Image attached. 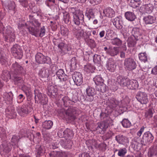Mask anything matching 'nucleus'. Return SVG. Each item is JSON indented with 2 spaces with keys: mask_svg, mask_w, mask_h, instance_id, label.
Instances as JSON below:
<instances>
[{
  "mask_svg": "<svg viewBox=\"0 0 157 157\" xmlns=\"http://www.w3.org/2000/svg\"><path fill=\"white\" fill-rule=\"evenodd\" d=\"M117 81L120 85L123 86H126L130 89H136L138 86V82L136 80H130L125 79L122 76L120 75L117 77Z\"/></svg>",
  "mask_w": 157,
  "mask_h": 157,
  "instance_id": "obj_1",
  "label": "nucleus"
},
{
  "mask_svg": "<svg viewBox=\"0 0 157 157\" xmlns=\"http://www.w3.org/2000/svg\"><path fill=\"white\" fill-rule=\"evenodd\" d=\"M27 22L25 24L27 26V28L29 31V28H33L37 29V27H39L40 25V23L34 17L33 14H31L27 18Z\"/></svg>",
  "mask_w": 157,
  "mask_h": 157,
  "instance_id": "obj_2",
  "label": "nucleus"
},
{
  "mask_svg": "<svg viewBox=\"0 0 157 157\" xmlns=\"http://www.w3.org/2000/svg\"><path fill=\"white\" fill-rule=\"evenodd\" d=\"M73 21L76 25H78L80 24H82L83 22L85 23L86 22L84 19V15L82 12H79V10L76 11L75 13H73Z\"/></svg>",
  "mask_w": 157,
  "mask_h": 157,
  "instance_id": "obj_3",
  "label": "nucleus"
},
{
  "mask_svg": "<svg viewBox=\"0 0 157 157\" xmlns=\"http://www.w3.org/2000/svg\"><path fill=\"white\" fill-rule=\"evenodd\" d=\"M11 52L16 58L20 59L23 55V52L21 47L17 44L14 45L11 49Z\"/></svg>",
  "mask_w": 157,
  "mask_h": 157,
  "instance_id": "obj_4",
  "label": "nucleus"
},
{
  "mask_svg": "<svg viewBox=\"0 0 157 157\" xmlns=\"http://www.w3.org/2000/svg\"><path fill=\"white\" fill-rule=\"evenodd\" d=\"M124 66L126 70L130 71L136 68V64L133 59L128 58L124 60Z\"/></svg>",
  "mask_w": 157,
  "mask_h": 157,
  "instance_id": "obj_5",
  "label": "nucleus"
},
{
  "mask_svg": "<svg viewBox=\"0 0 157 157\" xmlns=\"http://www.w3.org/2000/svg\"><path fill=\"white\" fill-rule=\"evenodd\" d=\"M154 139V137L151 133L149 132H145L143 137L141 143L142 145H146L147 144L151 143Z\"/></svg>",
  "mask_w": 157,
  "mask_h": 157,
  "instance_id": "obj_6",
  "label": "nucleus"
},
{
  "mask_svg": "<svg viewBox=\"0 0 157 157\" xmlns=\"http://www.w3.org/2000/svg\"><path fill=\"white\" fill-rule=\"evenodd\" d=\"M94 9L88 8L86 9L85 15L87 19H85V21L86 23L92 22L94 18Z\"/></svg>",
  "mask_w": 157,
  "mask_h": 157,
  "instance_id": "obj_7",
  "label": "nucleus"
},
{
  "mask_svg": "<svg viewBox=\"0 0 157 157\" xmlns=\"http://www.w3.org/2000/svg\"><path fill=\"white\" fill-rule=\"evenodd\" d=\"M136 97L138 101L142 104H146L148 101L147 94L144 92H138Z\"/></svg>",
  "mask_w": 157,
  "mask_h": 157,
  "instance_id": "obj_8",
  "label": "nucleus"
},
{
  "mask_svg": "<svg viewBox=\"0 0 157 157\" xmlns=\"http://www.w3.org/2000/svg\"><path fill=\"white\" fill-rule=\"evenodd\" d=\"M35 29L33 28H29V32L32 35H34L36 37L40 36L42 37L45 35V28L44 26H43L41 28L40 32L37 29Z\"/></svg>",
  "mask_w": 157,
  "mask_h": 157,
  "instance_id": "obj_9",
  "label": "nucleus"
},
{
  "mask_svg": "<svg viewBox=\"0 0 157 157\" xmlns=\"http://www.w3.org/2000/svg\"><path fill=\"white\" fill-rule=\"evenodd\" d=\"M76 109L75 108L70 107L65 111L66 117L68 119L74 120L75 119V114L76 113Z\"/></svg>",
  "mask_w": 157,
  "mask_h": 157,
  "instance_id": "obj_10",
  "label": "nucleus"
},
{
  "mask_svg": "<svg viewBox=\"0 0 157 157\" xmlns=\"http://www.w3.org/2000/svg\"><path fill=\"white\" fill-rule=\"evenodd\" d=\"M12 70L11 73L15 74H19L25 72L23 67L16 62L12 64Z\"/></svg>",
  "mask_w": 157,
  "mask_h": 157,
  "instance_id": "obj_11",
  "label": "nucleus"
},
{
  "mask_svg": "<svg viewBox=\"0 0 157 157\" xmlns=\"http://www.w3.org/2000/svg\"><path fill=\"white\" fill-rule=\"evenodd\" d=\"M72 78L75 83L77 86H80L82 82V76L79 72H75L73 74Z\"/></svg>",
  "mask_w": 157,
  "mask_h": 157,
  "instance_id": "obj_12",
  "label": "nucleus"
},
{
  "mask_svg": "<svg viewBox=\"0 0 157 157\" xmlns=\"http://www.w3.org/2000/svg\"><path fill=\"white\" fill-rule=\"evenodd\" d=\"M29 108L27 105H24L21 106L17 107V110L20 116H24L25 115L30 112Z\"/></svg>",
  "mask_w": 157,
  "mask_h": 157,
  "instance_id": "obj_13",
  "label": "nucleus"
},
{
  "mask_svg": "<svg viewBox=\"0 0 157 157\" xmlns=\"http://www.w3.org/2000/svg\"><path fill=\"white\" fill-rule=\"evenodd\" d=\"M59 53L63 55L71 49L67 44L63 43H60L58 45Z\"/></svg>",
  "mask_w": 157,
  "mask_h": 157,
  "instance_id": "obj_14",
  "label": "nucleus"
},
{
  "mask_svg": "<svg viewBox=\"0 0 157 157\" xmlns=\"http://www.w3.org/2000/svg\"><path fill=\"white\" fill-rule=\"evenodd\" d=\"M115 140L120 144L127 145L129 143L128 138L121 134L116 136L115 137Z\"/></svg>",
  "mask_w": 157,
  "mask_h": 157,
  "instance_id": "obj_15",
  "label": "nucleus"
},
{
  "mask_svg": "<svg viewBox=\"0 0 157 157\" xmlns=\"http://www.w3.org/2000/svg\"><path fill=\"white\" fill-rule=\"evenodd\" d=\"M153 9V6L151 4H146L140 7L139 11L142 13H151Z\"/></svg>",
  "mask_w": 157,
  "mask_h": 157,
  "instance_id": "obj_16",
  "label": "nucleus"
},
{
  "mask_svg": "<svg viewBox=\"0 0 157 157\" xmlns=\"http://www.w3.org/2000/svg\"><path fill=\"white\" fill-rule=\"evenodd\" d=\"M58 134L60 137L65 138L71 137L73 135L72 131L68 128L63 131H59L58 132Z\"/></svg>",
  "mask_w": 157,
  "mask_h": 157,
  "instance_id": "obj_17",
  "label": "nucleus"
},
{
  "mask_svg": "<svg viewBox=\"0 0 157 157\" xmlns=\"http://www.w3.org/2000/svg\"><path fill=\"white\" fill-rule=\"evenodd\" d=\"M86 92L88 96L87 97V100L90 101H93L94 99L93 96L95 94L94 89L89 87L86 88Z\"/></svg>",
  "mask_w": 157,
  "mask_h": 157,
  "instance_id": "obj_18",
  "label": "nucleus"
},
{
  "mask_svg": "<svg viewBox=\"0 0 157 157\" xmlns=\"http://www.w3.org/2000/svg\"><path fill=\"white\" fill-rule=\"evenodd\" d=\"M36 62L39 63H47V58L41 53L39 52L37 53L35 56Z\"/></svg>",
  "mask_w": 157,
  "mask_h": 157,
  "instance_id": "obj_19",
  "label": "nucleus"
},
{
  "mask_svg": "<svg viewBox=\"0 0 157 157\" xmlns=\"http://www.w3.org/2000/svg\"><path fill=\"white\" fill-rule=\"evenodd\" d=\"M58 89L56 87L50 86L48 88L47 94L49 96L53 98L58 94Z\"/></svg>",
  "mask_w": 157,
  "mask_h": 157,
  "instance_id": "obj_20",
  "label": "nucleus"
},
{
  "mask_svg": "<svg viewBox=\"0 0 157 157\" xmlns=\"http://www.w3.org/2000/svg\"><path fill=\"white\" fill-rule=\"evenodd\" d=\"M113 25L117 29H121L123 27V21L119 18L117 17L111 19Z\"/></svg>",
  "mask_w": 157,
  "mask_h": 157,
  "instance_id": "obj_21",
  "label": "nucleus"
},
{
  "mask_svg": "<svg viewBox=\"0 0 157 157\" xmlns=\"http://www.w3.org/2000/svg\"><path fill=\"white\" fill-rule=\"evenodd\" d=\"M107 67L109 71L114 72L116 67V65L114 61L112 59H109L107 63Z\"/></svg>",
  "mask_w": 157,
  "mask_h": 157,
  "instance_id": "obj_22",
  "label": "nucleus"
},
{
  "mask_svg": "<svg viewBox=\"0 0 157 157\" xmlns=\"http://www.w3.org/2000/svg\"><path fill=\"white\" fill-rule=\"evenodd\" d=\"M57 77L60 81H65L67 79V76L65 74L63 69H60L56 73Z\"/></svg>",
  "mask_w": 157,
  "mask_h": 157,
  "instance_id": "obj_23",
  "label": "nucleus"
},
{
  "mask_svg": "<svg viewBox=\"0 0 157 157\" xmlns=\"http://www.w3.org/2000/svg\"><path fill=\"white\" fill-rule=\"evenodd\" d=\"M143 20L146 24H152L155 22V17L150 15L144 17Z\"/></svg>",
  "mask_w": 157,
  "mask_h": 157,
  "instance_id": "obj_24",
  "label": "nucleus"
},
{
  "mask_svg": "<svg viewBox=\"0 0 157 157\" xmlns=\"http://www.w3.org/2000/svg\"><path fill=\"white\" fill-rule=\"evenodd\" d=\"M126 18L131 21H134L136 18V16L132 12L127 11L124 14Z\"/></svg>",
  "mask_w": 157,
  "mask_h": 157,
  "instance_id": "obj_25",
  "label": "nucleus"
},
{
  "mask_svg": "<svg viewBox=\"0 0 157 157\" xmlns=\"http://www.w3.org/2000/svg\"><path fill=\"white\" fill-rule=\"evenodd\" d=\"M18 74H15L13 73H11L10 74V78H13L15 84H18L19 83H21L23 82V80L22 78L17 76Z\"/></svg>",
  "mask_w": 157,
  "mask_h": 157,
  "instance_id": "obj_26",
  "label": "nucleus"
},
{
  "mask_svg": "<svg viewBox=\"0 0 157 157\" xmlns=\"http://www.w3.org/2000/svg\"><path fill=\"white\" fill-rule=\"evenodd\" d=\"M157 155V145L151 147L148 152V157H152L154 155Z\"/></svg>",
  "mask_w": 157,
  "mask_h": 157,
  "instance_id": "obj_27",
  "label": "nucleus"
},
{
  "mask_svg": "<svg viewBox=\"0 0 157 157\" xmlns=\"http://www.w3.org/2000/svg\"><path fill=\"white\" fill-rule=\"evenodd\" d=\"M103 13L105 16L109 17H114L115 15V12L113 10L110 8H108L105 9Z\"/></svg>",
  "mask_w": 157,
  "mask_h": 157,
  "instance_id": "obj_28",
  "label": "nucleus"
},
{
  "mask_svg": "<svg viewBox=\"0 0 157 157\" xmlns=\"http://www.w3.org/2000/svg\"><path fill=\"white\" fill-rule=\"evenodd\" d=\"M39 75L42 78L48 77L49 75V71L48 69L43 68L41 69L39 72Z\"/></svg>",
  "mask_w": 157,
  "mask_h": 157,
  "instance_id": "obj_29",
  "label": "nucleus"
},
{
  "mask_svg": "<svg viewBox=\"0 0 157 157\" xmlns=\"http://www.w3.org/2000/svg\"><path fill=\"white\" fill-rule=\"evenodd\" d=\"M119 48L114 47L113 48H110L108 50L109 54L112 56L117 55L119 53Z\"/></svg>",
  "mask_w": 157,
  "mask_h": 157,
  "instance_id": "obj_30",
  "label": "nucleus"
},
{
  "mask_svg": "<svg viewBox=\"0 0 157 157\" xmlns=\"http://www.w3.org/2000/svg\"><path fill=\"white\" fill-rule=\"evenodd\" d=\"M109 101L108 106L111 109H113L118 105V101L114 98H110Z\"/></svg>",
  "mask_w": 157,
  "mask_h": 157,
  "instance_id": "obj_31",
  "label": "nucleus"
},
{
  "mask_svg": "<svg viewBox=\"0 0 157 157\" xmlns=\"http://www.w3.org/2000/svg\"><path fill=\"white\" fill-rule=\"evenodd\" d=\"M53 125V122L50 120L45 121L42 123L43 127L47 129H50Z\"/></svg>",
  "mask_w": 157,
  "mask_h": 157,
  "instance_id": "obj_32",
  "label": "nucleus"
},
{
  "mask_svg": "<svg viewBox=\"0 0 157 157\" xmlns=\"http://www.w3.org/2000/svg\"><path fill=\"white\" fill-rule=\"evenodd\" d=\"M1 151H3L6 153H9L11 150L10 148L9 147L7 143H4L2 144L0 147Z\"/></svg>",
  "mask_w": 157,
  "mask_h": 157,
  "instance_id": "obj_33",
  "label": "nucleus"
},
{
  "mask_svg": "<svg viewBox=\"0 0 157 157\" xmlns=\"http://www.w3.org/2000/svg\"><path fill=\"white\" fill-rule=\"evenodd\" d=\"M93 80L95 84L97 85L101 84V83H103V80L101 75H96L93 78Z\"/></svg>",
  "mask_w": 157,
  "mask_h": 157,
  "instance_id": "obj_34",
  "label": "nucleus"
},
{
  "mask_svg": "<svg viewBox=\"0 0 157 157\" xmlns=\"http://www.w3.org/2000/svg\"><path fill=\"white\" fill-rule=\"evenodd\" d=\"M94 70L95 68L90 64H87L84 66V70L87 73H92Z\"/></svg>",
  "mask_w": 157,
  "mask_h": 157,
  "instance_id": "obj_35",
  "label": "nucleus"
},
{
  "mask_svg": "<svg viewBox=\"0 0 157 157\" xmlns=\"http://www.w3.org/2000/svg\"><path fill=\"white\" fill-rule=\"evenodd\" d=\"M73 142L69 138H66L63 144L65 148H71Z\"/></svg>",
  "mask_w": 157,
  "mask_h": 157,
  "instance_id": "obj_36",
  "label": "nucleus"
},
{
  "mask_svg": "<svg viewBox=\"0 0 157 157\" xmlns=\"http://www.w3.org/2000/svg\"><path fill=\"white\" fill-rule=\"evenodd\" d=\"M63 20L66 24L70 23V17L69 13L67 12H63Z\"/></svg>",
  "mask_w": 157,
  "mask_h": 157,
  "instance_id": "obj_37",
  "label": "nucleus"
},
{
  "mask_svg": "<svg viewBox=\"0 0 157 157\" xmlns=\"http://www.w3.org/2000/svg\"><path fill=\"white\" fill-rule=\"evenodd\" d=\"M121 123L123 127L125 128L130 127L131 125L130 122L126 119H124L121 122Z\"/></svg>",
  "mask_w": 157,
  "mask_h": 157,
  "instance_id": "obj_38",
  "label": "nucleus"
},
{
  "mask_svg": "<svg viewBox=\"0 0 157 157\" xmlns=\"http://www.w3.org/2000/svg\"><path fill=\"white\" fill-rule=\"evenodd\" d=\"M127 150L126 148L124 147L119 149L117 155L118 156L121 157H124L127 153Z\"/></svg>",
  "mask_w": 157,
  "mask_h": 157,
  "instance_id": "obj_39",
  "label": "nucleus"
},
{
  "mask_svg": "<svg viewBox=\"0 0 157 157\" xmlns=\"http://www.w3.org/2000/svg\"><path fill=\"white\" fill-rule=\"evenodd\" d=\"M4 97L8 101H10L13 99V94L11 92L9 93H5L4 95Z\"/></svg>",
  "mask_w": 157,
  "mask_h": 157,
  "instance_id": "obj_40",
  "label": "nucleus"
},
{
  "mask_svg": "<svg viewBox=\"0 0 157 157\" xmlns=\"http://www.w3.org/2000/svg\"><path fill=\"white\" fill-rule=\"evenodd\" d=\"M62 154L60 152L53 151L49 154L50 157H62Z\"/></svg>",
  "mask_w": 157,
  "mask_h": 157,
  "instance_id": "obj_41",
  "label": "nucleus"
},
{
  "mask_svg": "<svg viewBox=\"0 0 157 157\" xmlns=\"http://www.w3.org/2000/svg\"><path fill=\"white\" fill-rule=\"evenodd\" d=\"M62 100L63 101V105L65 106L69 105L70 104H71L72 101L68 98V97L65 96L62 98Z\"/></svg>",
  "mask_w": 157,
  "mask_h": 157,
  "instance_id": "obj_42",
  "label": "nucleus"
},
{
  "mask_svg": "<svg viewBox=\"0 0 157 157\" xmlns=\"http://www.w3.org/2000/svg\"><path fill=\"white\" fill-rule=\"evenodd\" d=\"M139 56L140 59L142 61L145 62L147 61V55L145 52L139 54Z\"/></svg>",
  "mask_w": 157,
  "mask_h": 157,
  "instance_id": "obj_43",
  "label": "nucleus"
},
{
  "mask_svg": "<svg viewBox=\"0 0 157 157\" xmlns=\"http://www.w3.org/2000/svg\"><path fill=\"white\" fill-rule=\"evenodd\" d=\"M13 30L12 28L10 26H6L5 28L4 31L5 33L7 34L8 36H10V35H11L13 36V34L12 32Z\"/></svg>",
  "mask_w": 157,
  "mask_h": 157,
  "instance_id": "obj_44",
  "label": "nucleus"
},
{
  "mask_svg": "<svg viewBox=\"0 0 157 157\" xmlns=\"http://www.w3.org/2000/svg\"><path fill=\"white\" fill-rule=\"evenodd\" d=\"M153 110L152 109H148L145 113V117L148 119H149L152 117L153 114Z\"/></svg>",
  "mask_w": 157,
  "mask_h": 157,
  "instance_id": "obj_45",
  "label": "nucleus"
},
{
  "mask_svg": "<svg viewBox=\"0 0 157 157\" xmlns=\"http://www.w3.org/2000/svg\"><path fill=\"white\" fill-rule=\"evenodd\" d=\"M60 33L63 36H66L67 35L68 33V29L67 28L63 26L60 27Z\"/></svg>",
  "mask_w": 157,
  "mask_h": 157,
  "instance_id": "obj_46",
  "label": "nucleus"
},
{
  "mask_svg": "<svg viewBox=\"0 0 157 157\" xmlns=\"http://www.w3.org/2000/svg\"><path fill=\"white\" fill-rule=\"evenodd\" d=\"M107 126L105 125V124L102 123L99 124L97 128V129L102 131L105 130L107 128Z\"/></svg>",
  "mask_w": 157,
  "mask_h": 157,
  "instance_id": "obj_47",
  "label": "nucleus"
},
{
  "mask_svg": "<svg viewBox=\"0 0 157 157\" xmlns=\"http://www.w3.org/2000/svg\"><path fill=\"white\" fill-rule=\"evenodd\" d=\"M93 61L96 63H99L101 61V56L98 55H95L93 57Z\"/></svg>",
  "mask_w": 157,
  "mask_h": 157,
  "instance_id": "obj_48",
  "label": "nucleus"
},
{
  "mask_svg": "<svg viewBox=\"0 0 157 157\" xmlns=\"http://www.w3.org/2000/svg\"><path fill=\"white\" fill-rule=\"evenodd\" d=\"M88 45L91 48L95 47L96 45L94 40H87Z\"/></svg>",
  "mask_w": 157,
  "mask_h": 157,
  "instance_id": "obj_49",
  "label": "nucleus"
},
{
  "mask_svg": "<svg viewBox=\"0 0 157 157\" xmlns=\"http://www.w3.org/2000/svg\"><path fill=\"white\" fill-rule=\"evenodd\" d=\"M8 7L10 10H13L15 7V3L13 2H10L8 3Z\"/></svg>",
  "mask_w": 157,
  "mask_h": 157,
  "instance_id": "obj_50",
  "label": "nucleus"
},
{
  "mask_svg": "<svg viewBox=\"0 0 157 157\" xmlns=\"http://www.w3.org/2000/svg\"><path fill=\"white\" fill-rule=\"evenodd\" d=\"M20 139V138L19 136H18L15 135L13 136L11 139L12 142L14 144H16L18 142Z\"/></svg>",
  "mask_w": 157,
  "mask_h": 157,
  "instance_id": "obj_51",
  "label": "nucleus"
},
{
  "mask_svg": "<svg viewBox=\"0 0 157 157\" xmlns=\"http://www.w3.org/2000/svg\"><path fill=\"white\" fill-rule=\"evenodd\" d=\"M100 88L101 91L103 93L105 92L108 90V87L106 86L105 84L103 83L101 85Z\"/></svg>",
  "mask_w": 157,
  "mask_h": 157,
  "instance_id": "obj_52",
  "label": "nucleus"
},
{
  "mask_svg": "<svg viewBox=\"0 0 157 157\" xmlns=\"http://www.w3.org/2000/svg\"><path fill=\"white\" fill-rule=\"evenodd\" d=\"M113 135V133L112 131H110L108 132L107 133L105 134V136L106 139H108L111 138Z\"/></svg>",
  "mask_w": 157,
  "mask_h": 157,
  "instance_id": "obj_53",
  "label": "nucleus"
},
{
  "mask_svg": "<svg viewBox=\"0 0 157 157\" xmlns=\"http://www.w3.org/2000/svg\"><path fill=\"white\" fill-rule=\"evenodd\" d=\"M112 43L114 45H120L122 43V41L121 40H112Z\"/></svg>",
  "mask_w": 157,
  "mask_h": 157,
  "instance_id": "obj_54",
  "label": "nucleus"
},
{
  "mask_svg": "<svg viewBox=\"0 0 157 157\" xmlns=\"http://www.w3.org/2000/svg\"><path fill=\"white\" fill-rule=\"evenodd\" d=\"M25 98V97L22 94H20L17 97V102L18 103H21L23 101Z\"/></svg>",
  "mask_w": 157,
  "mask_h": 157,
  "instance_id": "obj_55",
  "label": "nucleus"
},
{
  "mask_svg": "<svg viewBox=\"0 0 157 157\" xmlns=\"http://www.w3.org/2000/svg\"><path fill=\"white\" fill-rule=\"evenodd\" d=\"M128 44L129 47H132L134 46L136 44L134 40H128Z\"/></svg>",
  "mask_w": 157,
  "mask_h": 157,
  "instance_id": "obj_56",
  "label": "nucleus"
},
{
  "mask_svg": "<svg viewBox=\"0 0 157 157\" xmlns=\"http://www.w3.org/2000/svg\"><path fill=\"white\" fill-rule=\"evenodd\" d=\"M106 145L104 144L101 143L100 144V147L99 149L100 150H105L106 149Z\"/></svg>",
  "mask_w": 157,
  "mask_h": 157,
  "instance_id": "obj_57",
  "label": "nucleus"
},
{
  "mask_svg": "<svg viewBox=\"0 0 157 157\" xmlns=\"http://www.w3.org/2000/svg\"><path fill=\"white\" fill-rule=\"evenodd\" d=\"M134 2L133 4H134L133 6L135 7H137L139 6L140 3L141 1H136V0H134Z\"/></svg>",
  "mask_w": 157,
  "mask_h": 157,
  "instance_id": "obj_58",
  "label": "nucleus"
},
{
  "mask_svg": "<svg viewBox=\"0 0 157 157\" xmlns=\"http://www.w3.org/2000/svg\"><path fill=\"white\" fill-rule=\"evenodd\" d=\"M151 73L154 75H157V65L152 69L151 71Z\"/></svg>",
  "mask_w": 157,
  "mask_h": 157,
  "instance_id": "obj_59",
  "label": "nucleus"
},
{
  "mask_svg": "<svg viewBox=\"0 0 157 157\" xmlns=\"http://www.w3.org/2000/svg\"><path fill=\"white\" fill-rule=\"evenodd\" d=\"M144 127H142L138 131L137 133V135L139 137L141 136L142 133L144 132Z\"/></svg>",
  "mask_w": 157,
  "mask_h": 157,
  "instance_id": "obj_60",
  "label": "nucleus"
},
{
  "mask_svg": "<svg viewBox=\"0 0 157 157\" xmlns=\"http://www.w3.org/2000/svg\"><path fill=\"white\" fill-rule=\"evenodd\" d=\"M47 2L48 4L47 5L49 6H50L52 5L53 4H54L55 2V0H47Z\"/></svg>",
  "mask_w": 157,
  "mask_h": 157,
  "instance_id": "obj_61",
  "label": "nucleus"
},
{
  "mask_svg": "<svg viewBox=\"0 0 157 157\" xmlns=\"http://www.w3.org/2000/svg\"><path fill=\"white\" fill-rule=\"evenodd\" d=\"M101 1V0H91L90 2L93 4L95 5L99 3Z\"/></svg>",
  "mask_w": 157,
  "mask_h": 157,
  "instance_id": "obj_62",
  "label": "nucleus"
},
{
  "mask_svg": "<svg viewBox=\"0 0 157 157\" xmlns=\"http://www.w3.org/2000/svg\"><path fill=\"white\" fill-rule=\"evenodd\" d=\"M5 27L2 23L0 22V33L4 32Z\"/></svg>",
  "mask_w": 157,
  "mask_h": 157,
  "instance_id": "obj_63",
  "label": "nucleus"
},
{
  "mask_svg": "<svg viewBox=\"0 0 157 157\" xmlns=\"http://www.w3.org/2000/svg\"><path fill=\"white\" fill-rule=\"evenodd\" d=\"M78 157H90V156L87 153H83L82 154H80Z\"/></svg>",
  "mask_w": 157,
  "mask_h": 157,
  "instance_id": "obj_64",
  "label": "nucleus"
}]
</instances>
